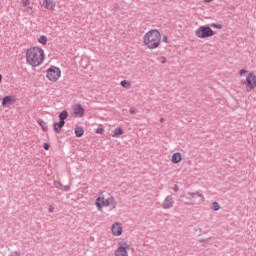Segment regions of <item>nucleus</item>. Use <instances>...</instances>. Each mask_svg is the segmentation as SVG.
Instances as JSON below:
<instances>
[{"label": "nucleus", "mask_w": 256, "mask_h": 256, "mask_svg": "<svg viewBox=\"0 0 256 256\" xmlns=\"http://www.w3.org/2000/svg\"><path fill=\"white\" fill-rule=\"evenodd\" d=\"M44 149H45V151H49V144L45 143L44 144Z\"/></svg>", "instance_id": "obj_29"}, {"label": "nucleus", "mask_w": 256, "mask_h": 256, "mask_svg": "<svg viewBox=\"0 0 256 256\" xmlns=\"http://www.w3.org/2000/svg\"><path fill=\"white\" fill-rule=\"evenodd\" d=\"M129 243L122 241L118 243V247L116 248L114 255L115 256H129Z\"/></svg>", "instance_id": "obj_8"}, {"label": "nucleus", "mask_w": 256, "mask_h": 256, "mask_svg": "<svg viewBox=\"0 0 256 256\" xmlns=\"http://www.w3.org/2000/svg\"><path fill=\"white\" fill-rule=\"evenodd\" d=\"M3 81V75L0 74V83Z\"/></svg>", "instance_id": "obj_33"}, {"label": "nucleus", "mask_w": 256, "mask_h": 256, "mask_svg": "<svg viewBox=\"0 0 256 256\" xmlns=\"http://www.w3.org/2000/svg\"><path fill=\"white\" fill-rule=\"evenodd\" d=\"M175 202L173 201V196H167L162 203L163 209H171Z\"/></svg>", "instance_id": "obj_15"}, {"label": "nucleus", "mask_w": 256, "mask_h": 256, "mask_svg": "<svg viewBox=\"0 0 256 256\" xmlns=\"http://www.w3.org/2000/svg\"><path fill=\"white\" fill-rule=\"evenodd\" d=\"M74 133L76 137H83V135H85V130L83 129V127L77 126L74 129Z\"/></svg>", "instance_id": "obj_18"}, {"label": "nucleus", "mask_w": 256, "mask_h": 256, "mask_svg": "<svg viewBox=\"0 0 256 256\" xmlns=\"http://www.w3.org/2000/svg\"><path fill=\"white\" fill-rule=\"evenodd\" d=\"M212 209L213 211H219V209H221V205H219V202H213Z\"/></svg>", "instance_id": "obj_21"}, {"label": "nucleus", "mask_w": 256, "mask_h": 256, "mask_svg": "<svg viewBox=\"0 0 256 256\" xmlns=\"http://www.w3.org/2000/svg\"><path fill=\"white\" fill-rule=\"evenodd\" d=\"M120 85L121 87H124V89H131V81L129 80H122Z\"/></svg>", "instance_id": "obj_20"}, {"label": "nucleus", "mask_w": 256, "mask_h": 256, "mask_svg": "<svg viewBox=\"0 0 256 256\" xmlns=\"http://www.w3.org/2000/svg\"><path fill=\"white\" fill-rule=\"evenodd\" d=\"M25 59L29 67H41L45 63V49L41 46H31L26 49Z\"/></svg>", "instance_id": "obj_1"}, {"label": "nucleus", "mask_w": 256, "mask_h": 256, "mask_svg": "<svg viewBox=\"0 0 256 256\" xmlns=\"http://www.w3.org/2000/svg\"><path fill=\"white\" fill-rule=\"evenodd\" d=\"M11 105H15V97L5 96L2 99V107H11Z\"/></svg>", "instance_id": "obj_13"}, {"label": "nucleus", "mask_w": 256, "mask_h": 256, "mask_svg": "<svg viewBox=\"0 0 256 256\" xmlns=\"http://www.w3.org/2000/svg\"><path fill=\"white\" fill-rule=\"evenodd\" d=\"M129 113H131V115H135V110L134 109H130Z\"/></svg>", "instance_id": "obj_31"}, {"label": "nucleus", "mask_w": 256, "mask_h": 256, "mask_svg": "<svg viewBox=\"0 0 256 256\" xmlns=\"http://www.w3.org/2000/svg\"><path fill=\"white\" fill-rule=\"evenodd\" d=\"M162 41H163L164 43H168L169 38H167V36H163Z\"/></svg>", "instance_id": "obj_28"}, {"label": "nucleus", "mask_w": 256, "mask_h": 256, "mask_svg": "<svg viewBox=\"0 0 256 256\" xmlns=\"http://www.w3.org/2000/svg\"><path fill=\"white\" fill-rule=\"evenodd\" d=\"M8 256H21V254L17 251H13Z\"/></svg>", "instance_id": "obj_25"}, {"label": "nucleus", "mask_w": 256, "mask_h": 256, "mask_svg": "<svg viewBox=\"0 0 256 256\" xmlns=\"http://www.w3.org/2000/svg\"><path fill=\"white\" fill-rule=\"evenodd\" d=\"M175 191H177V188H175Z\"/></svg>", "instance_id": "obj_34"}, {"label": "nucleus", "mask_w": 256, "mask_h": 256, "mask_svg": "<svg viewBox=\"0 0 256 256\" xmlns=\"http://www.w3.org/2000/svg\"><path fill=\"white\" fill-rule=\"evenodd\" d=\"M46 79L50 81V83H57V81L61 79V68L50 66L46 70Z\"/></svg>", "instance_id": "obj_5"}, {"label": "nucleus", "mask_w": 256, "mask_h": 256, "mask_svg": "<svg viewBox=\"0 0 256 256\" xmlns=\"http://www.w3.org/2000/svg\"><path fill=\"white\" fill-rule=\"evenodd\" d=\"M181 161H183V154H181V152H175L172 154L171 163H173V165H179Z\"/></svg>", "instance_id": "obj_14"}, {"label": "nucleus", "mask_w": 256, "mask_h": 256, "mask_svg": "<svg viewBox=\"0 0 256 256\" xmlns=\"http://www.w3.org/2000/svg\"><path fill=\"white\" fill-rule=\"evenodd\" d=\"M194 35L197 39H209L215 35V32L209 26H200L195 30Z\"/></svg>", "instance_id": "obj_6"}, {"label": "nucleus", "mask_w": 256, "mask_h": 256, "mask_svg": "<svg viewBox=\"0 0 256 256\" xmlns=\"http://www.w3.org/2000/svg\"><path fill=\"white\" fill-rule=\"evenodd\" d=\"M96 133L98 135H103V133H105V129L103 128V126H100L96 129Z\"/></svg>", "instance_id": "obj_22"}, {"label": "nucleus", "mask_w": 256, "mask_h": 256, "mask_svg": "<svg viewBox=\"0 0 256 256\" xmlns=\"http://www.w3.org/2000/svg\"><path fill=\"white\" fill-rule=\"evenodd\" d=\"M37 41L40 45H43V47H45V45H47L49 40L47 39V36L41 35L38 37Z\"/></svg>", "instance_id": "obj_19"}, {"label": "nucleus", "mask_w": 256, "mask_h": 256, "mask_svg": "<svg viewBox=\"0 0 256 256\" xmlns=\"http://www.w3.org/2000/svg\"><path fill=\"white\" fill-rule=\"evenodd\" d=\"M213 0H204V3H211Z\"/></svg>", "instance_id": "obj_32"}, {"label": "nucleus", "mask_w": 256, "mask_h": 256, "mask_svg": "<svg viewBox=\"0 0 256 256\" xmlns=\"http://www.w3.org/2000/svg\"><path fill=\"white\" fill-rule=\"evenodd\" d=\"M96 209L98 211H103V208L110 207L111 209L117 208V200L113 195L107 194H100L99 197L95 201Z\"/></svg>", "instance_id": "obj_3"}, {"label": "nucleus", "mask_w": 256, "mask_h": 256, "mask_svg": "<svg viewBox=\"0 0 256 256\" xmlns=\"http://www.w3.org/2000/svg\"><path fill=\"white\" fill-rule=\"evenodd\" d=\"M67 117H69L67 110L62 111L59 114V122H56L53 125L55 133H61V130L65 127V119H67Z\"/></svg>", "instance_id": "obj_7"}, {"label": "nucleus", "mask_w": 256, "mask_h": 256, "mask_svg": "<svg viewBox=\"0 0 256 256\" xmlns=\"http://www.w3.org/2000/svg\"><path fill=\"white\" fill-rule=\"evenodd\" d=\"M54 187L56 189H63V184L60 181H54Z\"/></svg>", "instance_id": "obj_23"}, {"label": "nucleus", "mask_w": 256, "mask_h": 256, "mask_svg": "<svg viewBox=\"0 0 256 256\" xmlns=\"http://www.w3.org/2000/svg\"><path fill=\"white\" fill-rule=\"evenodd\" d=\"M212 27H215V29H222L221 24H212Z\"/></svg>", "instance_id": "obj_26"}, {"label": "nucleus", "mask_w": 256, "mask_h": 256, "mask_svg": "<svg viewBox=\"0 0 256 256\" xmlns=\"http://www.w3.org/2000/svg\"><path fill=\"white\" fill-rule=\"evenodd\" d=\"M41 7L46 9V11H55L57 9V2L55 0H42Z\"/></svg>", "instance_id": "obj_11"}, {"label": "nucleus", "mask_w": 256, "mask_h": 256, "mask_svg": "<svg viewBox=\"0 0 256 256\" xmlns=\"http://www.w3.org/2000/svg\"><path fill=\"white\" fill-rule=\"evenodd\" d=\"M142 43L150 51L159 49L161 47V32L157 29L147 31L142 37Z\"/></svg>", "instance_id": "obj_2"}, {"label": "nucleus", "mask_w": 256, "mask_h": 256, "mask_svg": "<svg viewBox=\"0 0 256 256\" xmlns=\"http://www.w3.org/2000/svg\"><path fill=\"white\" fill-rule=\"evenodd\" d=\"M23 7H29L31 5V2L29 0H22Z\"/></svg>", "instance_id": "obj_24"}, {"label": "nucleus", "mask_w": 256, "mask_h": 256, "mask_svg": "<svg viewBox=\"0 0 256 256\" xmlns=\"http://www.w3.org/2000/svg\"><path fill=\"white\" fill-rule=\"evenodd\" d=\"M186 199L191 201L192 205L203 203V201H205V197L199 192L186 194Z\"/></svg>", "instance_id": "obj_9"}, {"label": "nucleus", "mask_w": 256, "mask_h": 256, "mask_svg": "<svg viewBox=\"0 0 256 256\" xmlns=\"http://www.w3.org/2000/svg\"><path fill=\"white\" fill-rule=\"evenodd\" d=\"M123 133H125V132L123 131V128L117 127V128H115V129L112 131L111 135H112V137H113L114 139H116V138L121 137V135H123Z\"/></svg>", "instance_id": "obj_16"}, {"label": "nucleus", "mask_w": 256, "mask_h": 256, "mask_svg": "<svg viewBox=\"0 0 256 256\" xmlns=\"http://www.w3.org/2000/svg\"><path fill=\"white\" fill-rule=\"evenodd\" d=\"M37 123H38V125H40L42 131H44L45 133H47V131H49V127L47 126V122H45V120L38 119Z\"/></svg>", "instance_id": "obj_17"}, {"label": "nucleus", "mask_w": 256, "mask_h": 256, "mask_svg": "<svg viewBox=\"0 0 256 256\" xmlns=\"http://www.w3.org/2000/svg\"><path fill=\"white\" fill-rule=\"evenodd\" d=\"M175 191H177V188H175Z\"/></svg>", "instance_id": "obj_35"}, {"label": "nucleus", "mask_w": 256, "mask_h": 256, "mask_svg": "<svg viewBox=\"0 0 256 256\" xmlns=\"http://www.w3.org/2000/svg\"><path fill=\"white\" fill-rule=\"evenodd\" d=\"M72 111L74 117H83L85 115V109L81 106V104H75L72 106Z\"/></svg>", "instance_id": "obj_12"}, {"label": "nucleus", "mask_w": 256, "mask_h": 256, "mask_svg": "<svg viewBox=\"0 0 256 256\" xmlns=\"http://www.w3.org/2000/svg\"><path fill=\"white\" fill-rule=\"evenodd\" d=\"M240 77H246V81L243 82V85H245L247 91H251L255 89L256 87V76L247 71V70H240Z\"/></svg>", "instance_id": "obj_4"}, {"label": "nucleus", "mask_w": 256, "mask_h": 256, "mask_svg": "<svg viewBox=\"0 0 256 256\" xmlns=\"http://www.w3.org/2000/svg\"><path fill=\"white\" fill-rule=\"evenodd\" d=\"M111 233L114 237H121L123 235V224L121 222H115L111 226Z\"/></svg>", "instance_id": "obj_10"}, {"label": "nucleus", "mask_w": 256, "mask_h": 256, "mask_svg": "<svg viewBox=\"0 0 256 256\" xmlns=\"http://www.w3.org/2000/svg\"><path fill=\"white\" fill-rule=\"evenodd\" d=\"M48 211L49 213H53L55 211V208H53V206H49Z\"/></svg>", "instance_id": "obj_27"}, {"label": "nucleus", "mask_w": 256, "mask_h": 256, "mask_svg": "<svg viewBox=\"0 0 256 256\" xmlns=\"http://www.w3.org/2000/svg\"><path fill=\"white\" fill-rule=\"evenodd\" d=\"M63 189H64V191H70L71 187L70 186H64Z\"/></svg>", "instance_id": "obj_30"}]
</instances>
